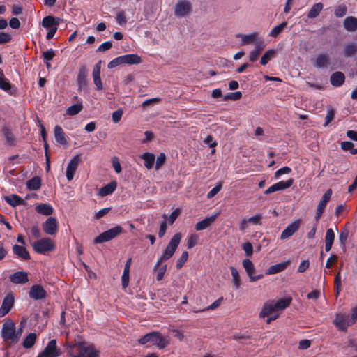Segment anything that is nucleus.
Listing matches in <instances>:
<instances>
[{
    "mask_svg": "<svg viewBox=\"0 0 357 357\" xmlns=\"http://www.w3.org/2000/svg\"><path fill=\"white\" fill-rule=\"evenodd\" d=\"M182 236L180 233L174 234L169 242L167 246L162 252L160 257L158 259L153 269L157 272L156 280L160 281L162 280L164 275L167 271V265L162 263L170 259L177 249Z\"/></svg>",
    "mask_w": 357,
    "mask_h": 357,
    "instance_id": "obj_1",
    "label": "nucleus"
},
{
    "mask_svg": "<svg viewBox=\"0 0 357 357\" xmlns=\"http://www.w3.org/2000/svg\"><path fill=\"white\" fill-rule=\"evenodd\" d=\"M291 302V298L288 297L279 300H269L264 303L262 310L259 313L261 318H265L273 314H278L281 311L287 307Z\"/></svg>",
    "mask_w": 357,
    "mask_h": 357,
    "instance_id": "obj_2",
    "label": "nucleus"
},
{
    "mask_svg": "<svg viewBox=\"0 0 357 357\" xmlns=\"http://www.w3.org/2000/svg\"><path fill=\"white\" fill-rule=\"evenodd\" d=\"M22 327L16 331L15 324L13 321L8 320L3 322L1 329V337L6 342L16 343L22 335Z\"/></svg>",
    "mask_w": 357,
    "mask_h": 357,
    "instance_id": "obj_3",
    "label": "nucleus"
},
{
    "mask_svg": "<svg viewBox=\"0 0 357 357\" xmlns=\"http://www.w3.org/2000/svg\"><path fill=\"white\" fill-rule=\"evenodd\" d=\"M123 232V228L120 225L115 227L101 233L93 239L94 244H100L109 241Z\"/></svg>",
    "mask_w": 357,
    "mask_h": 357,
    "instance_id": "obj_4",
    "label": "nucleus"
},
{
    "mask_svg": "<svg viewBox=\"0 0 357 357\" xmlns=\"http://www.w3.org/2000/svg\"><path fill=\"white\" fill-rule=\"evenodd\" d=\"M192 11V3L189 0H178L174 6V15L178 18L186 17Z\"/></svg>",
    "mask_w": 357,
    "mask_h": 357,
    "instance_id": "obj_5",
    "label": "nucleus"
},
{
    "mask_svg": "<svg viewBox=\"0 0 357 357\" xmlns=\"http://www.w3.org/2000/svg\"><path fill=\"white\" fill-rule=\"evenodd\" d=\"M33 249L38 254H45L54 248V244L50 238H43L32 244Z\"/></svg>",
    "mask_w": 357,
    "mask_h": 357,
    "instance_id": "obj_6",
    "label": "nucleus"
},
{
    "mask_svg": "<svg viewBox=\"0 0 357 357\" xmlns=\"http://www.w3.org/2000/svg\"><path fill=\"white\" fill-rule=\"evenodd\" d=\"M60 354L61 351L56 346V340H52L36 357H58Z\"/></svg>",
    "mask_w": 357,
    "mask_h": 357,
    "instance_id": "obj_7",
    "label": "nucleus"
},
{
    "mask_svg": "<svg viewBox=\"0 0 357 357\" xmlns=\"http://www.w3.org/2000/svg\"><path fill=\"white\" fill-rule=\"evenodd\" d=\"M78 349V353L71 355L72 357H97L98 352L93 346H85L82 343L76 344Z\"/></svg>",
    "mask_w": 357,
    "mask_h": 357,
    "instance_id": "obj_8",
    "label": "nucleus"
},
{
    "mask_svg": "<svg viewBox=\"0 0 357 357\" xmlns=\"http://www.w3.org/2000/svg\"><path fill=\"white\" fill-rule=\"evenodd\" d=\"M81 162V156L80 155H76L73 156L71 160L68 163L67 167H66V178L68 181L73 180L75 173Z\"/></svg>",
    "mask_w": 357,
    "mask_h": 357,
    "instance_id": "obj_9",
    "label": "nucleus"
},
{
    "mask_svg": "<svg viewBox=\"0 0 357 357\" xmlns=\"http://www.w3.org/2000/svg\"><path fill=\"white\" fill-rule=\"evenodd\" d=\"M333 324L340 331H346L348 326L353 324L350 316L342 313L336 314Z\"/></svg>",
    "mask_w": 357,
    "mask_h": 357,
    "instance_id": "obj_10",
    "label": "nucleus"
},
{
    "mask_svg": "<svg viewBox=\"0 0 357 357\" xmlns=\"http://www.w3.org/2000/svg\"><path fill=\"white\" fill-rule=\"evenodd\" d=\"M242 265L243 268H245L246 273L249 278V280L251 282H255L261 278H263L262 274H259L257 275H255L254 273L255 271V268L252 262V261L249 259H245L242 261Z\"/></svg>",
    "mask_w": 357,
    "mask_h": 357,
    "instance_id": "obj_11",
    "label": "nucleus"
},
{
    "mask_svg": "<svg viewBox=\"0 0 357 357\" xmlns=\"http://www.w3.org/2000/svg\"><path fill=\"white\" fill-rule=\"evenodd\" d=\"M15 298L13 293H9L4 297L0 307V317L6 315L14 305Z\"/></svg>",
    "mask_w": 357,
    "mask_h": 357,
    "instance_id": "obj_12",
    "label": "nucleus"
},
{
    "mask_svg": "<svg viewBox=\"0 0 357 357\" xmlns=\"http://www.w3.org/2000/svg\"><path fill=\"white\" fill-rule=\"evenodd\" d=\"M43 229L45 234L54 235L58 230L57 220L54 217H49L43 224Z\"/></svg>",
    "mask_w": 357,
    "mask_h": 357,
    "instance_id": "obj_13",
    "label": "nucleus"
},
{
    "mask_svg": "<svg viewBox=\"0 0 357 357\" xmlns=\"http://www.w3.org/2000/svg\"><path fill=\"white\" fill-rule=\"evenodd\" d=\"M294 180L292 178H289L285 181H279L271 186H270L268 189H266L264 192V194L268 195L276 191L283 190L287 188H289L293 184Z\"/></svg>",
    "mask_w": 357,
    "mask_h": 357,
    "instance_id": "obj_14",
    "label": "nucleus"
},
{
    "mask_svg": "<svg viewBox=\"0 0 357 357\" xmlns=\"http://www.w3.org/2000/svg\"><path fill=\"white\" fill-rule=\"evenodd\" d=\"M88 74V69L86 66H81L79 68L77 76V85L78 90L85 89L86 86V77Z\"/></svg>",
    "mask_w": 357,
    "mask_h": 357,
    "instance_id": "obj_15",
    "label": "nucleus"
},
{
    "mask_svg": "<svg viewBox=\"0 0 357 357\" xmlns=\"http://www.w3.org/2000/svg\"><path fill=\"white\" fill-rule=\"evenodd\" d=\"M29 296L33 300H41L46 297L47 293L41 285L34 284L30 288Z\"/></svg>",
    "mask_w": 357,
    "mask_h": 357,
    "instance_id": "obj_16",
    "label": "nucleus"
},
{
    "mask_svg": "<svg viewBox=\"0 0 357 357\" xmlns=\"http://www.w3.org/2000/svg\"><path fill=\"white\" fill-rule=\"evenodd\" d=\"M150 342L153 345H156L160 349L165 348L169 344V341L167 337L162 336L158 332L151 333Z\"/></svg>",
    "mask_w": 357,
    "mask_h": 357,
    "instance_id": "obj_17",
    "label": "nucleus"
},
{
    "mask_svg": "<svg viewBox=\"0 0 357 357\" xmlns=\"http://www.w3.org/2000/svg\"><path fill=\"white\" fill-rule=\"evenodd\" d=\"M301 223L300 220H296L290 223L282 232L280 238L282 240L287 239L291 236L299 228Z\"/></svg>",
    "mask_w": 357,
    "mask_h": 357,
    "instance_id": "obj_18",
    "label": "nucleus"
},
{
    "mask_svg": "<svg viewBox=\"0 0 357 357\" xmlns=\"http://www.w3.org/2000/svg\"><path fill=\"white\" fill-rule=\"evenodd\" d=\"M312 62L317 68H326L329 65V57L326 54H319L312 59Z\"/></svg>",
    "mask_w": 357,
    "mask_h": 357,
    "instance_id": "obj_19",
    "label": "nucleus"
},
{
    "mask_svg": "<svg viewBox=\"0 0 357 357\" xmlns=\"http://www.w3.org/2000/svg\"><path fill=\"white\" fill-rule=\"evenodd\" d=\"M218 215V213H215L211 216H206L204 219L198 222L195 225V230L202 231V230L207 229L215 222Z\"/></svg>",
    "mask_w": 357,
    "mask_h": 357,
    "instance_id": "obj_20",
    "label": "nucleus"
},
{
    "mask_svg": "<svg viewBox=\"0 0 357 357\" xmlns=\"http://www.w3.org/2000/svg\"><path fill=\"white\" fill-rule=\"evenodd\" d=\"M10 281L13 284H25L29 281L28 274L25 271H17L9 276Z\"/></svg>",
    "mask_w": 357,
    "mask_h": 357,
    "instance_id": "obj_21",
    "label": "nucleus"
},
{
    "mask_svg": "<svg viewBox=\"0 0 357 357\" xmlns=\"http://www.w3.org/2000/svg\"><path fill=\"white\" fill-rule=\"evenodd\" d=\"M236 38L241 39V45H247L253 44L258 39V33L257 32H252L249 34L237 33L236 34Z\"/></svg>",
    "mask_w": 357,
    "mask_h": 357,
    "instance_id": "obj_22",
    "label": "nucleus"
},
{
    "mask_svg": "<svg viewBox=\"0 0 357 357\" xmlns=\"http://www.w3.org/2000/svg\"><path fill=\"white\" fill-rule=\"evenodd\" d=\"M290 264V260L271 266L266 271V275H273L284 271Z\"/></svg>",
    "mask_w": 357,
    "mask_h": 357,
    "instance_id": "obj_23",
    "label": "nucleus"
},
{
    "mask_svg": "<svg viewBox=\"0 0 357 357\" xmlns=\"http://www.w3.org/2000/svg\"><path fill=\"white\" fill-rule=\"evenodd\" d=\"M117 187V183L116 181H111L107 185L102 186L97 193L98 196L100 197H106L109 195H112Z\"/></svg>",
    "mask_w": 357,
    "mask_h": 357,
    "instance_id": "obj_24",
    "label": "nucleus"
},
{
    "mask_svg": "<svg viewBox=\"0 0 357 357\" xmlns=\"http://www.w3.org/2000/svg\"><path fill=\"white\" fill-rule=\"evenodd\" d=\"M61 20L59 17H54L49 15L45 17L42 20V26L45 29H52V27H57Z\"/></svg>",
    "mask_w": 357,
    "mask_h": 357,
    "instance_id": "obj_25",
    "label": "nucleus"
},
{
    "mask_svg": "<svg viewBox=\"0 0 357 357\" xmlns=\"http://www.w3.org/2000/svg\"><path fill=\"white\" fill-rule=\"evenodd\" d=\"M345 80V76L343 73L337 71L333 73L330 77V82L331 85L335 87H339L342 86Z\"/></svg>",
    "mask_w": 357,
    "mask_h": 357,
    "instance_id": "obj_26",
    "label": "nucleus"
},
{
    "mask_svg": "<svg viewBox=\"0 0 357 357\" xmlns=\"http://www.w3.org/2000/svg\"><path fill=\"white\" fill-rule=\"evenodd\" d=\"M120 58H122L123 64L137 65L142 62L140 56L135 54L120 56Z\"/></svg>",
    "mask_w": 357,
    "mask_h": 357,
    "instance_id": "obj_27",
    "label": "nucleus"
},
{
    "mask_svg": "<svg viewBox=\"0 0 357 357\" xmlns=\"http://www.w3.org/2000/svg\"><path fill=\"white\" fill-rule=\"evenodd\" d=\"M132 263V259L128 258L124 266L123 273L121 277L122 286L123 288H126L129 283V273L130 267Z\"/></svg>",
    "mask_w": 357,
    "mask_h": 357,
    "instance_id": "obj_28",
    "label": "nucleus"
},
{
    "mask_svg": "<svg viewBox=\"0 0 357 357\" xmlns=\"http://www.w3.org/2000/svg\"><path fill=\"white\" fill-rule=\"evenodd\" d=\"M344 27L348 31L357 30V18L355 17H347L344 20Z\"/></svg>",
    "mask_w": 357,
    "mask_h": 357,
    "instance_id": "obj_29",
    "label": "nucleus"
},
{
    "mask_svg": "<svg viewBox=\"0 0 357 357\" xmlns=\"http://www.w3.org/2000/svg\"><path fill=\"white\" fill-rule=\"evenodd\" d=\"M54 133L56 142L62 145L66 144V135L60 126L57 125L54 127Z\"/></svg>",
    "mask_w": 357,
    "mask_h": 357,
    "instance_id": "obj_30",
    "label": "nucleus"
},
{
    "mask_svg": "<svg viewBox=\"0 0 357 357\" xmlns=\"http://www.w3.org/2000/svg\"><path fill=\"white\" fill-rule=\"evenodd\" d=\"M335 239V233L331 228L326 230L325 236V250L329 252L332 248Z\"/></svg>",
    "mask_w": 357,
    "mask_h": 357,
    "instance_id": "obj_31",
    "label": "nucleus"
},
{
    "mask_svg": "<svg viewBox=\"0 0 357 357\" xmlns=\"http://www.w3.org/2000/svg\"><path fill=\"white\" fill-rule=\"evenodd\" d=\"M36 211L43 215H50L53 213L54 209L50 204H40L35 208Z\"/></svg>",
    "mask_w": 357,
    "mask_h": 357,
    "instance_id": "obj_32",
    "label": "nucleus"
},
{
    "mask_svg": "<svg viewBox=\"0 0 357 357\" xmlns=\"http://www.w3.org/2000/svg\"><path fill=\"white\" fill-rule=\"evenodd\" d=\"M13 253L17 255L20 258L22 259H29L30 258L29 253L26 250V249L22 246L19 245H15L13 247Z\"/></svg>",
    "mask_w": 357,
    "mask_h": 357,
    "instance_id": "obj_33",
    "label": "nucleus"
},
{
    "mask_svg": "<svg viewBox=\"0 0 357 357\" xmlns=\"http://www.w3.org/2000/svg\"><path fill=\"white\" fill-rule=\"evenodd\" d=\"M140 158L144 161V166L146 169H151L153 168L155 158L153 153L146 152L140 155Z\"/></svg>",
    "mask_w": 357,
    "mask_h": 357,
    "instance_id": "obj_34",
    "label": "nucleus"
},
{
    "mask_svg": "<svg viewBox=\"0 0 357 357\" xmlns=\"http://www.w3.org/2000/svg\"><path fill=\"white\" fill-rule=\"evenodd\" d=\"M5 200L9 205L13 207L17 206L18 205L25 204V201L16 195L6 196L5 197Z\"/></svg>",
    "mask_w": 357,
    "mask_h": 357,
    "instance_id": "obj_35",
    "label": "nucleus"
},
{
    "mask_svg": "<svg viewBox=\"0 0 357 357\" xmlns=\"http://www.w3.org/2000/svg\"><path fill=\"white\" fill-rule=\"evenodd\" d=\"M26 185L29 190H38L41 187V179L38 176H34L26 181Z\"/></svg>",
    "mask_w": 357,
    "mask_h": 357,
    "instance_id": "obj_36",
    "label": "nucleus"
},
{
    "mask_svg": "<svg viewBox=\"0 0 357 357\" xmlns=\"http://www.w3.org/2000/svg\"><path fill=\"white\" fill-rule=\"evenodd\" d=\"M357 52V44L354 43H349L344 45L343 50V54L345 57H351L354 56Z\"/></svg>",
    "mask_w": 357,
    "mask_h": 357,
    "instance_id": "obj_37",
    "label": "nucleus"
},
{
    "mask_svg": "<svg viewBox=\"0 0 357 357\" xmlns=\"http://www.w3.org/2000/svg\"><path fill=\"white\" fill-rule=\"evenodd\" d=\"M277 55V50L274 49H271L267 50L264 55L261 58L260 64L262 66H265L268 63V61L275 58Z\"/></svg>",
    "mask_w": 357,
    "mask_h": 357,
    "instance_id": "obj_38",
    "label": "nucleus"
},
{
    "mask_svg": "<svg viewBox=\"0 0 357 357\" xmlns=\"http://www.w3.org/2000/svg\"><path fill=\"white\" fill-rule=\"evenodd\" d=\"M0 89L9 94H13L15 92V90L12 91L13 86L5 75L0 78Z\"/></svg>",
    "mask_w": 357,
    "mask_h": 357,
    "instance_id": "obj_39",
    "label": "nucleus"
},
{
    "mask_svg": "<svg viewBox=\"0 0 357 357\" xmlns=\"http://www.w3.org/2000/svg\"><path fill=\"white\" fill-rule=\"evenodd\" d=\"M323 9V4L321 3H317L314 4L307 13V17L310 19L317 17Z\"/></svg>",
    "mask_w": 357,
    "mask_h": 357,
    "instance_id": "obj_40",
    "label": "nucleus"
},
{
    "mask_svg": "<svg viewBox=\"0 0 357 357\" xmlns=\"http://www.w3.org/2000/svg\"><path fill=\"white\" fill-rule=\"evenodd\" d=\"M37 336L35 333H29L24 340L22 342V346L25 349H30L31 348L36 340Z\"/></svg>",
    "mask_w": 357,
    "mask_h": 357,
    "instance_id": "obj_41",
    "label": "nucleus"
},
{
    "mask_svg": "<svg viewBox=\"0 0 357 357\" xmlns=\"http://www.w3.org/2000/svg\"><path fill=\"white\" fill-rule=\"evenodd\" d=\"M230 270H231V276H232V282L234 284V287L236 289H237L241 286V278H240L238 271L234 266H231Z\"/></svg>",
    "mask_w": 357,
    "mask_h": 357,
    "instance_id": "obj_42",
    "label": "nucleus"
},
{
    "mask_svg": "<svg viewBox=\"0 0 357 357\" xmlns=\"http://www.w3.org/2000/svg\"><path fill=\"white\" fill-rule=\"evenodd\" d=\"M2 133L8 144H14L15 139L11 130L9 128L4 126L2 128Z\"/></svg>",
    "mask_w": 357,
    "mask_h": 357,
    "instance_id": "obj_43",
    "label": "nucleus"
},
{
    "mask_svg": "<svg viewBox=\"0 0 357 357\" xmlns=\"http://www.w3.org/2000/svg\"><path fill=\"white\" fill-rule=\"evenodd\" d=\"M287 22H283L280 24L275 26L270 32L269 36L273 38L278 37L280 33H282L284 29L287 27Z\"/></svg>",
    "mask_w": 357,
    "mask_h": 357,
    "instance_id": "obj_44",
    "label": "nucleus"
},
{
    "mask_svg": "<svg viewBox=\"0 0 357 357\" xmlns=\"http://www.w3.org/2000/svg\"><path fill=\"white\" fill-rule=\"evenodd\" d=\"M82 103L74 104L66 109V114L69 116L76 115L82 111Z\"/></svg>",
    "mask_w": 357,
    "mask_h": 357,
    "instance_id": "obj_45",
    "label": "nucleus"
},
{
    "mask_svg": "<svg viewBox=\"0 0 357 357\" xmlns=\"http://www.w3.org/2000/svg\"><path fill=\"white\" fill-rule=\"evenodd\" d=\"M331 195H332V190L328 189L323 195L321 199L319 201V202L318 204V206L325 208L328 202L330 200V199L331 197Z\"/></svg>",
    "mask_w": 357,
    "mask_h": 357,
    "instance_id": "obj_46",
    "label": "nucleus"
},
{
    "mask_svg": "<svg viewBox=\"0 0 357 357\" xmlns=\"http://www.w3.org/2000/svg\"><path fill=\"white\" fill-rule=\"evenodd\" d=\"M222 300H223V298L220 297L218 299H217L216 301H215L211 305H210L202 310H194V312L197 313V312H202V311L214 310L220 305Z\"/></svg>",
    "mask_w": 357,
    "mask_h": 357,
    "instance_id": "obj_47",
    "label": "nucleus"
},
{
    "mask_svg": "<svg viewBox=\"0 0 357 357\" xmlns=\"http://www.w3.org/2000/svg\"><path fill=\"white\" fill-rule=\"evenodd\" d=\"M242 97V93L241 91H236L229 93L223 96V100H238Z\"/></svg>",
    "mask_w": 357,
    "mask_h": 357,
    "instance_id": "obj_48",
    "label": "nucleus"
},
{
    "mask_svg": "<svg viewBox=\"0 0 357 357\" xmlns=\"http://www.w3.org/2000/svg\"><path fill=\"white\" fill-rule=\"evenodd\" d=\"M188 258V252L187 251H185L182 253L181 256L179 257V259L176 261V268L178 269H180L182 268L183 264L187 261Z\"/></svg>",
    "mask_w": 357,
    "mask_h": 357,
    "instance_id": "obj_49",
    "label": "nucleus"
},
{
    "mask_svg": "<svg viewBox=\"0 0 357 357\" xmlns=\"http://www.w3.org/2000/svg\"><path fill=\"white\" fill-rule=\"evenodd\" d=\"M347 13V7L344 4L339 5L335 10V15L337 17H342Z\"/></svg>",
    "mask_w": 357,
    "mask_h": 357,
    "instance_id": "obj_50",
    "label": "nucleus"
},
{
    "mask_svg": "<svg viewBox=\"0 0 357 357\" xmlns=\"http://www.w3.org/2000/svg\"><path fill=\"white\" fill-rule=\"evenodd\" d=\"M165 159H166L165 154L164 153H160L155 160V168L156 170L160 169V167L164 165V163L165 162Z\"/></svg>",
    "mask_w": 357,
    "mask_h": 357,
    "instance_id": "obj_51",
    "label": "nucleus"
},
{
    "mask_svg": "<svg viewBox=\"0 0 357 357\" xmlns=\"http://www.w3.org/2000/svg\"><path fill=\"white\" fill-rule=\"evenodd\" d=\"M222 183H219L214 188H213L207 194V198L211 199L215 196L222 189Z\"/></svg>",
    "mask_w": 357,
    "mask_h": 357,
    "instance_id": "obj_52",
    "label": "nucleus"
},
{
    "mask_svg": "<svg viewBox=\"0 0 357 357\" xmlns=\"http://www.w3.org/2000/svg\"><path fill=\"white\" fill-rule=\"evenodd\" d=\"M198 236L196 234H192L188 238L187 246L188 249L192 248L197 243Z\"/></svg>",
    "mask_w": 357,
    "mask_h": 357,
    "instance_id": "obj_53",
    "label": "nucleus"
},
{
    "mask_svg": "<svg viewBox=\"0 0 357 357\" xmlns=\"http://www.w3.org/2000/svg\"><path fill=\"white\" fill-rule=\"evenodd\" d=\"M116 21L120 26H123L126 24V16L123 11H119L116 13Z\"/></svg>",
    "mask_w": 357,
    "mask_h": 357,
    "instance_id": "obj_54",
    "label": "nucleus"
},
{
    "mask_svg": "<svg viewBox=\"0 0 357 357\" xmlns=\"http://www.w3.org/2000/svg\"><path fill=\"white\" fill-rule=\"evenodd\" d=\"M348 235L349 233L347 229H343L341 230L339 234V241L342 246H344L346 241L348 238Z\"/></svg>",
    "mask_w": 357,
    "mask_h": 357,
    "instance_id": "obj_55",
    "label": "nucleus"
},
{
    "mask_svg": "<svg viewBox=\"0 0 357 357\" xmlns=\"http://www.w3.org/2000/svg\"><path fill=\"white\" fill-rule=\"evenodd\" d=\"M291 169L289 167H282V168L279 169L278 170H277L275 172V178L276 179H278V178H280L281 175L289 174V173L291 172Z\"/></svg>",
    "mask_w": 357,
    "mask_h": 357,
    "instance_id": "obj_56",
    "label": "nucleus"
},
{
    "mask_svg": "<svg viewBox=\"0 0 357 357\" xmlns=\"http://www.w3.org/2000/svg\"><path fill=\"white\" fill-rule=\"evenodd\" d=\"M242 248L245 251V255L249 257L252 255L253 252V247L252 245L250 242L244 243L242 245Z\"/></svg>",
    "mask_w": 357,
    "mask_h": 357,
    "instance_id": "obj_57",
    "label": "nucleus"
},
{
    "mask_svg": "<svg viewBox=\"0 0 357 357\" xmlns=\"http://www.w3.org/2000/svg\"><path fill=\"white\" fill-rule=\"evenodd\" d=\"M12 40L10 33L6 32H0V44L9 43Z\"/></svg>",
    "mask_w": 357,
    "mask_h": 357,
    "instance_id": "obj_58",
    "label": "nucleus"
},
{
    "mask_svg": "<svg viewBox=\"0 0 357 357\" xmlns=\"http://www.w3.org/2000/svg\"><path fill=\"white\" fill-rule=\"evenodd\" d=\"M262 218V215L260 213H257L250 218L248 219L249 222H251L254 225H261V219Z\"/></svg>",
    "mask_w": 357,
    "mask_h": 357,
    "instance_id": "obj_59",
    "label": "nucleus"
},
{
    "mask_svg": "<svg viewBox=\"0 0 357 357\" xmlns=\"http://www.w3.org/2000/svg\"><path fill=\"white\" fill-rule=\"evenodd\" d=\"M123 113V110L121 109L114 111L112 113V116L113 122L118 123L121 120Z\"/></svg>",
    "mask_w": 357,
    "mask_h": 357,
    "instance_id": "obj_60",
    "label": "nucleus"
},
{
    "mask_svg": "<svg viewBox=\"0 0 357 357\" xmlns=\"http://www.w3.org/2000/svg\"><path fill=\"white\" fill-rule=\"evenodd\" d=\"M121 64H123V59H122V58H120V56H118V57L114 59L113 60H112L108 63V68H115Z\"/></svg>",
    "mask_w": 357,
    "mask_h": 357,
    "instance_id": "obj_61",
    "label": "nucleus"
},
{
    "mask_svg": "<svg viewBox=\"0 0 357 357\" xmlns=\"http://www.w3.org/2000/svg\"><path fill=\"white\" fill-rule=\"evenodd\" d=\"M43 59L45 61H51L54 56V52L52 49H50L43 53Z\"/></svg>",
    "mask_w": 357,
    "mask_h": 357,
    "instance_id": "obj_62",
    "label": "nucleus"
},
{
    "mask_svg": "<svg viewBox=\"0 0 357 357\" xmlns=\"http://www.w3.org/2000/svg\"><path fill=\"white\" fill-rule=\"evenodd\" d=\"M112 47V43L110 41H106L102 43L98 48L97 51L98 52H104L111 49Z\"/></svg>",
    "mask_w": 357,
    "mask_h": 357,
    "instance_id": "obj_63",
    "label": "nucleus"
},
{
    "mask_svg": "<svg viewBox=\"0 0 357 357\" xmlns=\"http://www.w3.org/2000/svg\"><path fill=\"white\" fill-rule=\"evenodd\" d=\"M334 116V112L332 109H329L327 111V114L325 118V123H324V126L328 125V123L333 120Z\"/></svg>",
    "mask_w": 357,
    "mask_h": 357,
    "instance_id": "obj_64",
    "label": "nucleus"
}]
</instances>
